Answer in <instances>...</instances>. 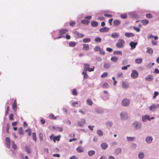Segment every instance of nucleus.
Wrapping results in <instances>:
<instances>
[{
    "mask_svg": "<svg viewBox=\"0 0 159 159\" xmlns=\"http://www.w3.org/2000/svg\"><path fill=\"white\" fill-rule=\"evenodd\" d=\"M147 50L146 51V52L149 54H152L153 52V49L149 47H147Z\"/></svg>",
    "mask_w": 159,
    "mask_h": 159,
    "instance_id": "obj_18",
    "label": "nucleus"
},
{
    "mask_svg": "<svg viewBox=\"0 0 159 159\" xmlns=\"http://www.w3.org/2000/svg\"><path fill=\"white\" fill-rule=\"evenodd\" d=\"M111 67V64L110 63H105L103 65V67L105 68L108 69Z\"/></svg>",
    "mask_w": 159,
    "mask_h": 159,
    "instance_id": "obj_26",
    "label": "nucleus"
},
{
    "mask_svg": "<svg viewBox=\"0 0 159 159\" xmlns=\"http://www.w3.org/2000/svg\"><path fill=\"white\" fill-rule=\"evenodd\" d=\"M147 38H148V39H150L151 38H154V39L155 40H157L158 39V36H153L152 35V34L149 35L148 36Z\"/></svg>",
    "mask_w": 159,
    "mask_h": 159,
    "instance_id": "obj_23",
    "label": "nucleus"
},
{
    "mask_svg": "<svg viewBox=\"0 0 159 159\" xmlns=\"http://www.w3.org/2000/svg\"><path fill=\"white\" fill-rule=\"evenodd\" d=\"M75 34L77 35L78 38H81L84 36V35L78 32H75Z\"/></svg>",
    "mask_w": 159,
    "mask_h": 159,
    "instance_id": "obj_40",
    "label": "nucleus"
},
{
    "mask_svg": "<svg viewBox=\"0 0 159 159\" xmlns=\"http://www.w3.org/2000/svg\"><path fill=\"white\" fill-rule=\"evenodd\" d=\"M60 137V135L55 136L53 139L54 142L55 143L56 141H59Z\"/></svg>",
    "mask_w": 159,
    "mask_h": 159,
    "instance_id": "obj_31",
    "label": "nucleus"
},
{
    "mask_svg": "<svg viewBox=\"0 0 159 159\" xmlns=\"http://www.w3.org/2000/svg\"><path fill=\"white\" fill-rule=\"evenodd\" d=\"M19 133L20 134H23V130L22 128L20 127L19 129H18Z\"/></svg>",
    "mask_w": 159,
    "mask_h": 159,
    "instance_id": "obj_50",
    "label": "nucleus"
},
{
    "mask_svg": "<svg viewBox=\"0 0 159 159\" xmlns=\"http://www.w3.org/2000/svg\"><path fill=\"white\" fill-rule=\"evenodd\" d=\"M109 29L106 27H104L99 29V31L101 32H108Z\"/></svg>",
    "mask_w": 159,
    "mask_h": 159,
    "instance_id": "obj_9",
    "label": "nucleus"
},
{
    "mask_svg": "<svg viewBox=\"0 0 159 159\" xmlns=\"http://www.w3.org/2000/svg\"><path fill=\"white\" fill-rule=\"evenodd\" d=\"M11 146L12 148L14 150H16L17 149V147L16 145L15 144L14 142L13 141H11Z\"/></svg>",
    "mask_w": 159,
    "mask_h": 159,
    "instance_id": "obj_37",
    "label": "nucleus"
},
{
    "mask_svg": "<svg viewBox=\"0 0 159 159\" xmlns=\"http://www.w3.org/2000/svg\"><path fill=\"white\" fill-rule=\"evenodd\" d=\"M25 131L28 133V135L29 136H30L31 134V131L30 129H26Z\"/></svg>",
    "mask_w": 159,
    "mask_h": 159,
    "instance_id": "obj_48",
    "label": "nucleus"
},
{
    "mask_svg": "<svg viewBox=\"0 0 159 159\" xmlns=\"http://www.w3.org/2000/svg\"><path fill=\"white\" fill-rule=\"evenodd\" d=\"M125 35L127 37H133L134 36V34L131 33L127 32L125 33Z\"/></svg>",
    "mask_w": 159,
    "mask_h": 159,
    "instance_id": "obj_19",
    "label": "nucleus"
},
{
    "mask_svg": "<svg viewBox=\"0 0 159 159\" xmlns=\"http://www.w3.org/2000/svg\"><path fill=\"white\" fill-rule=\"evenodd\" d=\"M151 43L153 45H156L157 44V41H154L153 40H152Z\"/></svg>",
    "mask_w": 159,
    "mask_h": 159,
    "instance_id": "obj_59",
    "label": "nucleus"
},
{
    "mask_svg": "<svg viewBox=\"0 0 159 159\" xmlns=\"http://www.w3.org/2000/svg\"><path fill=\"white\" fill-rule=\"evenodd\" d=\"M144 154L143 152H141L139 153L138 155V157L139 159L143 158L144 157Z\"/></svg>",
    "mask_w": 159,
    "mask_h": 159,
    "instance_id": "obj_35",
    "label": "nucleus"
},
{
    "mask_svg": "<svg viewBox=\"0 0 159 159\" xmlns=\"http://www.w3.org/2000/svg\"><path fill=\"white\" fill-rule=\"evenodd\" d=\"M94 41L97 42H100L101 41V39L100 37H96Z\"/></svg>",
    "mask_w": 159,
    "mask_h": 159,
    "instance_id": "obj_51",
    "label": "nucleus"
},
{
    "mask_svg": "<svg viewBox=\"0 0 159 159\" xmlns=\"http://www.w3.org/2000/svg\"><path fill=\"white\" fill-rule=\"evenodd\" d=\"M95 154V152L94 151H90L88 152V154L90 156H91L94 155Z\"/></svg>",
    "mask_w": 159,
    "mask_h": 159,
    "instance_id": "obj_36",
    "label": "nucleus"
},
{
    "mask_svg": "<svg viewBox=\"0 0 159 159\" xmlns=\"http://www.w3.org/2000/svg\"><path fill=\"white\" fill-rule=\"evenodd\" d=\"M5 143L7 147L8 148H9L10 147V139L8 137H7L5 139Z\"/></svg>",
    "mask_w": 159,
    "mask_h": 159,
    "instance_id": "obj_6",
    "label": "nucleus"
},
{
    "mask_svg": "<svg viewBox=\"0 0 159 159\" xmlns=\"http://www.w3.org/2000/svg\"><path fill=\"white\" fill-rule=\"evenodd\" d=\"M121 148H118L116 149V150L115 151V152H116V153L118 154L121 152Z\"/></svg>",
    "mask_w": 159,
    "mask_h": 159,
    "instance_id": "obj_55",
    "label": "nucleus"
},
{
    "mask_svg": "<svg viewBox=\"0 0 159 159\" xmlns=\"http://www.w3.org/2000/svg\"><path fill=\"white\" fill-rule=\"evenodd\" d=\"M12 109L14 110H15L17 108V103L16 100L15 99L12 104Z\"/></svg>",
    "mask_w": 159,
    "mask_h": 159,
    "instance_id": "obj_16",
    "label": "nucleus"
},
{
    "mask_svg": "<svg viewBox=\"0 0 159 159\" xmlns=\"http://www.w3.org/2000/svg\"><path fill=\"white\" fill-rule=\"evenodd\" d=\"M91 25L94 27H96L98 25V23L96 21H93L91 23Z\"/></svg>",
    "mask_w": 159,
    "mask_h": 159,
    "instance_id": "obj_22",
    "label": "nucleus"
},
{
    "mask_svg": "<svg viewBox=\"0 0 159 159\" xmlns=\"http://www.w3.org/2000/svg\"><path fill=\"white\" fill-rule=\"evenodd\" d=\"M25 151L28 153H29V154L30 153H31L29 147H28L27 146H26L25 147Z\"/></svg>",
    "mask_w": 159,
    "mask_h": 159,
    "instance_id": "obj_44",
    "label": "nucleus"
},
{
    "mask_svg": "<svg viewBox=\"0 0 159 159\" xmlns=\"http://www.w3.org/2000/svg\"><path fill=\"white\" fill-rule=\"evenodd\" d=\"M142 61L143 59L142 58H138L135 59V62L136 63L140 64L142 62Z\"/></svg>",
    "mask_w": 159,
    "mask_h": 159,
    "instance_id": "obj_25",
    "label": "nucleus"
},
{
    "mask_svg": "<svg viewBox=\"0 0 159 159\" xmlns=\"http://www.w3.org/2000/svg\"><path fill=\"white\" fill-rule=\"evenodd\" d=\"M116 77L117 78H123V74L121 72H119L117 74Z\"/></svg>",
    "mask_w": 159,
    "mask_h": 159,
    "instance_id": "obj_32",
    "label": "nucleus"
},
{
    "mask_svg": "<svg viewBox=\"0 0 159 159\" xmlns=\"http://www.w3.org/2000/svg\"><path fill=\"white\" fill-rule=\"evenodd\" d=\"M127 139L128 141H131L133 140L134 139V137H127Z\"/></svg>",
    "mask_w": 159,
    "mask_h": 159,
    "instance_id": "obj_61",
    "label": "nucleus"
},
{
    "mask_svg": "<svg viewBox=\"0 0 159 159\" xmlns=\"http://www.w3.org/2000/svg\"><path fill=\"white\" fill-rule=\"evenodd\" d=\"M76 44V43L74 42H70L69 43V46L70 47H74Z\"/></svg>",
    "mask_w": 159,
    "mask_h": 159,
    "instance_id": "obj_30",
    "label": "nucleus"
},
{
    "mask_svg": "<svg viewBox=\"0 0 159 159\" xmlns=\"http://www.w3.org/2000/svg\"><path fill=\"white\" fill-rule=\"evenodd\" d=\"M109 87V84L105 82L102 85V87L104 88L107 89Z\"/></svg>",
    "mask_w": 159,
    "mask_h": 159,
    "instance_id": "obj_42",
    "label": "nucleus"
},
{
    "mask_svg": "<svg viewBox=\"0 0 159 159\" xmlns=\"http://www.w3.org/2000/svg\"><path fill=\"white\" fill-rule=\"evenodd\" d=\"M113 54H114L121 55L122 52L120 51H116L113 52Z\"/></svg>",
    "mask_w": 159,
    "mask_h": 159,
    "instance_id": "obj_41",
    "label": "nucleus"
},
{
    "mask_svg": "<svg viewBox=\"0 0 159 159\" xmlns=\"http://www.w3.org/2000/svg\"><path fill=\"white\" fill-rule=\"evenodd\" d=\"M114 25L115 26H119L121 23V21L119 20H116L113 21Z\"/></svg>",
    "mask_w": 159,
    "mask_h": 159,
    "instance_id": "obj_13",
    "label": "nucleus"
},
{
    "mask_svg": "<svg viewBox=\"0 0 159 159\" xmlns=\"http://www.w3.org/2000/svg\"><path fill=\"white\" fill-rule=\"evenodd\" d=\"M32 137L33 140L36 142L37 140V138L36 134L34 132L32 133Z\"/></svg>",
    "mask_w": 159,
    "mask_h": 159,
    "instance_id": "obj_45",
    "label": "nucleus"
},
{
    "mask_svg": "<svg viewBox=\"0 0 159 159\" xmlns=\"http://www.w3.org/2000/svg\"><path fill=\"white\" fill-rule=\"evenodd\" d=\"M49 117L50 119H55L56 117H55L53 114H50L49 115Z\"/></svg>",
    "mask_w": 159,
    "mask_h": 159,
    "instance_id": "obj_60",
    "label": "nucleus"
},
{
    "mask_svg": "<svg viewBox=\"0 0 159 159\" xmlns=\"http://www.w3.org/2000/svg\"><path fill=\"white\" fill-rule=\"evenodd\" d=\"M89 22L90 21L89 20H82L81 21V23L85 25L88 24L89 23Z\"/></svg>",
    "mask_w": 159,
    "mask_h": 159,
    "instance_id": "obj_29",
    "label": "nucleus"
},
{
    "mask_svg": "<svg viewBox=\"0 0 159 159\" xmlns=\"http://www.w3.org/2000/svg\"><path fill=\"white\" fill-rule=\"evenodd\" d=\"M120 116L121 119L123 120L126 119H128V114L125 112L121 113L120 114Z\"/></svg>",
    "mask_w": 159,
    "mask_h": 159,
    "instance_id": "obj_7",
    "label": "nucleus"
},
{
    "mask_svg": "<svg viewBox=\"0 0 159 159\" xmlns=\"http://www.w3.org/2000/svg\"><path fill=\"white\" fill-rule=\"evenodd\" d=\"M111 36L113 38H117L119 37V35L118 33H114L111 34Z\"/></svg>",
    "mask_w": 159,
    "mask_h": 159,
    "instance_id": "obj_33",
    "label": "nucleus"
},
{
    "mask_svg": "<svg viewBox=\"0 0 159 159\" xmlns=\"http://www.w3.org/2000/svg\"><path fill=\"white\" fill-rule=\"evenodd\" d=\"M159 94V93L157 91H156L154 92V96H153V98H155Z\"/></svg>",
    "mask_w": 159,
    "mask_h": 159,
    "instance_id": "obj_58",
    "label": "nucleus"
},
{
    "mask_svg": "<svg viewBox=\"0 0 159 159\" xmlns=\"http://www.w3.org/2000/svg\"><path fill=\"white\" fill-rule=\"evenodd\" d=\"M85 121L84 119H81L78 121V123L80 126L81 127L85 124Z\"/></svg>",
    "mask_w": 159,
    "mask_h": 159,
    "instance_id": "obj_8",
    "label": "nucleus"
},
{
    "mask_svg": "<svg viewBox=\"0 0 159 159\" xmlns=\"http://www.w3.org/2000/svg\"><path fill=\"white\" fill-rule=\"evenodd\" d=\"M106 50L108 52H111L113 51V49L111 48H107L106 49Z\"/></svg>",
    "mask_w": 159,
    "mask_h": 159,
    "instance_id": "obj_63",
    "label": "nucleus"
},
{
    "mask_svg": "<svg viewBox=\"0 0 159 159\" xmlns=\"http://www.w3.org/2000/svg\"><path fill=\"white\" fill-rule=\"evenodd\" d=\"M140 21L142 24L144 25H147L149 23V21L147 19L142 20Z\"/></svg>",
    "mask_w": 159,
    "mask_h": 159,
    "instance_id": "obj_17",
    "label": "nucleus"
},
{
    "mask_svg": "<svg viewBox=\"0 0 159 159\" xmlns=\"http://www.w3.org/2000/svg\"><path fill=\"white\" fill-rule=\"evenodd\" d=\"M91 39L89 38H85L83 39V42L84 43H89L90 42Z\"/></svg>",
    "mask_w": 159,
    "mask_h": 159,
    "instance_id": "obj_39",
    "label": "nucleus"
},
{
    "mask_svg": "<svg viewBox=\"0 0 159 159\" xmlns=\"http://www.w3.org/2000/svg\"><path fill=\"white\" fill-rule=\"evenodd\" d=\"M90 65L87 63L84 64V70L85 71H87L90 67Z\"/></svg>",
    "mask_w": 159,
    "mask_h": 159,
    "instance_id": "obj_12",
    "label": "nucleus"
},
{
    "mask_svg": "<svg viewBox=\"0 0 159 159\" xmlns=\"http://www.w3.org/2000/svg\"><path fill=\"white\" fill-rule=\"evenodd\" d=\"M86 102L87 104L89 105H92L93 104V102H92V100L90 99H88L87 100Z\"/></svg>",
    "mask_w": 159,
    "mask_h": 159,
    "instance_id": "obj_43",
    "label": "nucleus"
},
{
    "mask_svg": "<svg viewBox=\"0 0 159 159\" xmlns=\"http://www.w3.org/2000/svg\"><path fill=\"white\" fill-rule=\"evenodd\" d=\"M76 150L78 152H82L83 151V149L82 147H79L77 148Z\"/></svg>",
    "mask_w": 159,
    "mask_h": 159,
    "instance_id": "obj_34",
    "label": "nucleus"
},
{
    "mask_svg": "<svg viewBox=\"0 0 159 159\" xmlns=\"http://www.w3.org/2000/svg\"><path fill=\"white\" fill-rule=\"evenodd\" d=\"M97 134L100 136H102L103 135L102 132L101 130H98L97 131Z\"/></svg>",
    "mask_w": 159,
    "mask_h": 159,
    "instance_id": "obj_38",
    "label": "nucleus"
},
{
    "mask_svg": "<svg viewBox=\"0 0 159 159\" xmlns=\"http://www.w3.org/2000/svg\"><path fill=\"white\" fill-rule=\"evenodd\" d=\"M127 15L126 14H124L120 15V17L122 19H125L127 17Z\"/></svg>",
    "mask_w": 159,
    "mask_h": 159,
    "instance_id": "obj_56",
    "label": "nucleus"
},
{
    "mask_svg": "<svg viewBox=\"0 0 159 159\" xmlns=\"http://www.w3.org/2000/svg\"><path fill=\"white\" fill-rule=\"evenodd\" d=\"M108 75V73L106 72H104L102 75H101V77L102 78H105L107 77Z\"/></svg>",
    "mask_w": 159,
    "mask_h": 159,
    "instance_id": "obj_52",
    "label": "nucleus"
},
{
    "mask_svg": "<svg viewBox=\"0 0 159 159\" xmlns=\"http://www.w3.org/2000/svg\"><path fill=\"white\" fill-rule=\"evenodd\" d=\"M152 140V137H147L146 139V141L147 143H150Z\"/></svg>",
    "mask_w": 159,
    "mask_h": 159,
    "instance_id": "obj_28",
    "label": "nucleus"
},
{
    "mask_svg": "<svg viewBox=\"0 0 159 159\" xmlns=\"http://www.w3.org/2000/svg\"><path fill=\"white\" fill-rule=\"evenodd\" d=\"M122 86L123 88H127L129 86L128 83L126 82H123L122 83Z\"/></svg>",
    "mask_w": 159,
    "mask_h": 159,
    "instance_id": "obj_24",
    "label": "nucleus"
},
{
    "mask_svg": "<svg viewBox=\"0 0 159 159\" xmlns=\"http://www.w3.org/2000/svg\"><path fill=\"white\" fill-rule=\"evenodd\" d=\"M68 31V30L66 29H63L60 30L59 32V36L58 37V39L63 38L64 37L63 34H65Z\"/></svg>",
    "mask_w": 159,
    "mask_h": 159,
    "instance_id": "obj_2",
    "label": "nucleus"
},
{
    "mask_svg": "<svg viewBox=\"0 0 159 159\" xmlns=\"http://www.w3.org/2000/svg\"><path fill=\"white\" fill-rule=\"evenodd\" d=\"M83 50H88L89 49V46L88 44H83Z\"/></svg>",
    "mask_w": 159,
    "mask_h": 159,
    "instance_id": "obj_21",
    "label": "nucleus"
},
{
    "mask_svg": "<svg viewBox=\"0 0 159 159\" xmlns=\"http://www.w3.org/2000/svg\"><path fill=\"white\" fill-rule=\"evenodd\" d=\"M101 50V48L98 46H97L94 48V51L95 52L99 51Z\"/></svg>",
    "mask_w": 159,
    "mask_h": 159,
    "instance_id": "obj_53",
    "label": "nucleus"
},
{
    "mask_svg": "<svg viewBox=\"0 0 159 159\" xmlns=\"http://www.w3.org/2000/svg\"><path fill=\"white\" fill-rule=\"evenodd\" d=\"M118 60V58L116 56L112 57L111 58V60L114 62H116Z\"/></svg>",
    "mask_w": 159,
    "mask_h": 159,
    "instance_id": "obj_27",
    "label": "nucleus"
},
{
    "mask_svg": "<svg viewBox=\"0 0 159 159\" xmlns=\"http://www.w3.org/2000/svg\"><path fill=\"white\" fill-rule=\"evenodd\" d=\"M72 94L75 96H76L77 94V91L75 89H74L73 90L72 92Z\"/></svg>",
    "mask_w": 159,
    "mask_h": 159,
    "instance_id": "obj_57",
    "label": "nucleus"
},
{
    "mask_svg": "<svg viewBox=\"0 0 159 159\" xmlns=\"http://www.w3.org/2000/svg\"><path fill=\"white\" fill-rule=\"evenodd\" d=\"M158 108H159V104H152L148 108L151 111H154Z\"/></svg>",
    "mask_w": 159,
    "mask_h": 159,
    "instance_id": "obj_3",
    "label": "nucleus"
},
{
    "mask_svg": "<svg viewBox=\"0 0 159 159\" xmlns=\"http://www.w3.org/2000/svg\"><path fill=\"white\" fill-rule=\"evenodd\" d=\"M138 75L139 73L137 71L135 70H132L131 76L132 78L135 79L138 76Z\"/></svg>",
    "mask_w": 159,
    "mask_h": 159,
    "instance_id": "obj_4",
    "label": "nucleus"
},
{
    "mask_svg": "<svg viewBox=\"0 0 159 159\" xmlns=\"http://www.w3.org/2000/svg\"><path fill=\"white\" fill-rule=\"evenodd\" d=\"M145 79L147 81H152L153 79V76L151 75H148L145 77Z\"/></svg>",
    "mask_w": 159,
    "mask_h": 159,
    "instance_id": "obj_14",
    "label": "nucleus"
},
{
    "mask_svg": "<svg viewBox=\"0 0 159 159\" xmlns=\"http://www.w3.org/2000/svg\"><path fill=\"white\" fill-rule=\"evenodd\" d=\"M87 71H83L82 72V74L84 75V79H86L88 78V75L86 74Z\"/></svg>",
    "mask_w": 159,
    "mask_h": 159,
    "instance_id": "obj_46",
    "label": "nucleus"
},
{
    "mask_svg": "<svg viewBox=\"0 0 159 159\" xmlns=\"http://www.w3.org/2000/svg\"><path fill=\"white\" fill-rule=\"evenodd\" d=\"M130 102L129 100L127 98L123 99L121 102L122 105L123 106L127 107L129 105Z\"/></svg>",
    "mask_w": 159,
    "mask_h": 159,
    "instance_id": "obj_5",
    "label": "nucleus"
},
{
    "mask_svg": "<svg viewBox=\"0 0 159 159\" xmlns=\"http://www.w3.org/2000/svg\"><path fill=\"white\" fill-rule=\"evenodd\" d=\"M9 119L10 120H13L14 119L13 118V114H11L9 116Z\"/></svg>",
    "mask_w": 159,
    "mask_h": 159,
    "instance_id": "obj_54",
    "label": "nucleus"
},
{
    "mask_svg": "<svg viewBox=\"0 0 159 159\" xmlns=\"http://www.w3.org/2000/svg\"><path fill=\"white\" fill-rule=\"evenodd\" d=\"M142 120L143 121H145L147 120H150L151 119L148 115H146L142 117Z\"/></svg>",
    "mask_w": 159,
    "mask_h": 159,
    "instance_id": "obj_11",
    "label": "nucleus"
},
{
    "mask_svg": "<svg viewBox=\"0 0 159 159\" xmlns=\"http://www.w3.org/2000/svg\"><path fill=\"white\" fill-rule=\"evenodd\" d=\"M39 139L41 141H43V134L40 133L39 134Z\"/></svg>",
    "mask_w": 159,
    "mask_h": 159,
    "instance_id": "obj_49",
    "label": "nucleus"
},
{
    "mask_svg": "<svg viewBox=\"0 0 159 159\" xmlns=\"http://www.w3.org/2000/svg\"><path fill=\"white\" fill-rule=\"evenodd\" d=\"M69 159H78V158L77 157L73 156L70 157Z\"/></svg>",
    "mask_w": 159,
    "mask_h": 159,
    "instance_id": "obj_64",
    "label": "nucleus"
},
{
    "mask_svg": "<svg viewBox=\"0 0 159 159\" xmlns=\"http://www.w3.org/2000/svg\"><path fill=\"white\" fill-rule=\"evenodd\" d=\"M75 23L74 21H72L70 23V25L71 26H73L75 25Z\"/></svg>",
    "mask_w": 159,
    "mask_h": 159,
    "instance_id": "obj_62",
    "label": "nucleus"
},
{
    "mask_svg": "<svg viewBox=\"0 0 159 159\" xmlns=\"http://www.w3.org/2000/svg\"><path fill=\"white\" fill-rule=\"evenodd\" d=\"M108 147V145L106 143H103L101 144V147L103 149H106Z\"/></svg>",
    "mask_w": 159,
    "mask_h": 159,
    "instance_id": "obj_20",
    "label": "nucleus"
},
{
    "mask_svg": "<svg viewBox=\"0 0 159 159\" xmlns=\"http://www.w3.org/2000/svg\"><path fill=\"white\" fill-rule=\"evenodd\" d=\"M133 125L135 129H137L140 128L141 125L138 122H135L133 124Z\"/></svg>",
    "mask_w": 159,
    "mask_h": 159,
    "instance_id": "obj_10",
    "label": "nucleus"
},
{
    "mask_svg": "<svg viewBox=\"0 0 159 159\" xmlns=\"http://www.w3.org/2000/svg\"><path fill=\"white\" fill-rule=\"evenodd\" d=\"M125 43V41L123 39H120L116 43V46L118 48H122Z\"/></svg>",
    "mask_w": 159,
    "mask_h": 159,
    "instance_id": "obj_1",
    "label": "nucleus"
},
{
    "mask_svg": "<svg viewBox=\"0 0 159 159\" xmlns=\"http://www.w3.org/2000/svg\"><path fill=\"white\" fill-rule=\"evenodd\" d=\"M137 43L136 42H131L129 44V45L131 46V48L133 49L135 48L136 46L137 45Z\"/></svg>",
    "mask_w": 159,
    "mask_h": 159,
    "instance_id": "obj_15",
    "label": "nucleus"
},
{
    "mask_svg": "<svg viewBox=\"0 0 159 159\" xmlns=\"http://www.w3.org/2000/svg\"><path fill=\"white\" fill-rule=\"evenodd\" d=\"M146 17L148 18L151 19L152 18V15L151 13L147 14L146 15Z\"/></svg>",
    "mask_w": 159,
    "mask_h": 159,
    "instance_id": "obj_47",
    "label": "nucleus"
}]
</instances>
